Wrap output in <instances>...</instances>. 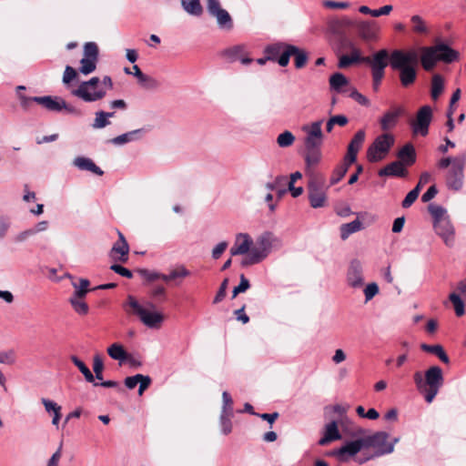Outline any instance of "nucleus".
Listing matches in <instances>:
<instances>
[{
	"label": "nucleus",
	"instance_id": "obj_41",
	"mask_svg": "<svg viewBox=\"0 0 466 466\" xmlns=\"http://www.w3.org/2000/svg\"><path fill=\"white\" fill-rule=\"evenodd\" d=\"M71 361L78 368L80 372L84 375L87 382H94V375L88 367L76 356L73 355L70 357Z\"/></svg>",
	"mask_w": 466,
	"mask_h": 466
},
{
	"label": "nucleus",
	"instance_id": "obj_10",
	"mask_svg": "<svg viewBox=\"0 0 466 466\" xmlns=\"http://www.w3.org/2000/svg\"><path fill=\"white\" fill-rule=\"evenodd\" d=\"M208 14L217 19L220 29L229 31L233 28V19L229 13L221 7L219 0H207Z\"/></svg>",
	"mask_w": 466,
	"mask_h": 466
},
{
	"label": "nucleus",
	"instance_id": "obj_63",
	"mask_svg": "<svg viewBox=\"0 0 466 466\" xmlns=\"http://www.w3.org/2000/svg\"><path fill=\"white\" fill-rule=\"evenodd\" d=\"M244 47L242 46H233L226 51V55L230 57L232 60H238L239 56H241Z\"/></svg>",
	"mask_w": 466,
	"mask_h": 466
},
{
	"label": "nucleus",
	"instance_id": "obj_16",
	"mask_svg": "<svg viewBox=\"0 0 466 466\" xmlns=\"http://www.w3.org/2000/svg\"><path fill=\"white\" fill-rule=\"evenodd\" d=\"M347 282L354 289L363 286V266L359 259H352L347 270Z\"/></svg>",
	"mask_w": 466,
	"mask_h": 466
},
{
	"label": "nucleus",
	"instance_id": "obj_61",
	"mask_svg": "<svg viewBox=\"0 0 466 466\" xmlns=\"http://www.w3.org/2000/svg\"><path fill=\"white\" fill-rule=\"evenodd\" d=\"M77 74L75 68H73L70 66H66L65 68V72L63 75V83L65 85H68L70 82H72L76 77Z\"/></svg>",
	"mask_w": 466,
	"mask_h": 466
},
{
	"label": "nucleus",
	"instance_id": "obj_35",
	"mask_svg": "<svg viewBox=\"0 0 466 466\" xmlns=\"http://www.w3.org/2000/svg\"><path fill=\"white\" fill-rule=\"evenodd\" d=\"M143 129H136L125 134L119 135L113 139L110 140L114 145H124L132 141H135L138 138V135L142 133Z\"/></svg>",
	"mask_w": 466,
	"mask_h": 466
},
{
	"label": "nucleus",
	"instance_id": "obj_13",
	"mask_svg": "<svg viewBox=\"0 0 466 466\" xmlns=\"http://www.w3.org/2000/svg\"><path fill=\"white\" fill-rule=\"evenodd\" d=\"M365 64L370 65L371 76H384L385 68L390 64V55L386 49H381L371 56H368Z\"/></svg>",
	"mask_w": 466,
	"mask_h": 466
},
{
	"label": "nucleus",
	"instance_id": "obj_18",
	"mask_svg": "<svg viewBox=\"0 0 466 466\" xmlns=\"http://www.w3.org/2000/svg\"><path fill=\"white\" fill-rule=\"evenodd\" d=\"M356 29L363 40L372 41L377 39L380 26L375 21H361L356 25Z\"/></svg>",
	"mask_w": 466,
	"mask_h": 466
},
{
	"label": "nucleus",
	"instance_id": "obj_37",
	"mask_svg": "<svg viewBox=\"0 0 466 466\" xmlns=\"http://www.w3.org/2000/svg\"><path fill=\"white\" fill-rule=\"evenodd\" d=\"M190 275L189 270L184 265H179L176 268L172 269L169 274H164L162 280L168 282L176 280L177 279H184Z\"/></svg>",
	"mask_w": 466,
	"mask_h": 466
},
{
	"label": "nucleus",
	"instance_id": "obj_36",
	"mask_svg": "<svg viewBox=\"0 0 466 466\" xmlns=\"http://www.w3.org/2000/svg\"><path fill=\"white\" fill-rule=\"evenodd\" d=\"M444 89V80L443 77L439 75L435 74L431 78V96L433 100H437Z\"/></svg>",
	"mask_w": 466,
	"mask_h": 466
},
{
	"label": "nucleus",
	"instance_id": "obj_64",
	"mask_svg": "<svg viewBox=\"0 0 466 466\" xmlns=\"http://www.w3.org/2000/svg\"><path fill=\"white\" fill-rule=\"evenodd\" d=\"M228 244L227 241L219 242L212 250V258L218 259L221 257L223 252L227 249Z\"/></svg>",
	"mask_w": 466,
	"mask_h": 466
},
{
	"label": "nucleus",
	"instance_id": "obj_5",
	"mask_svg": "<svg viewBox=\"0 0 466 466\" xmlns=\"http://www.w3.org/2000/svg\"><path fill=\"white\" fill-rule=\"evenodd\" d=\"M123 308L128 314L137 316L141 322L150 329L159 328L164 320L163 314L150 310L155 309L153 303L148 302L145 308L132 295L127 297V301Z\"/></svg>",
	"mask_w": 466,
	"mask_h": 466
},
{
	"label": "nucleus",
	"instance_id": "obj_47",
	"mask_svg": "<svg viewBox=\"0 0 466 466\" xmlns=\"http://www.w3.org/2000/svg\"><path fill=\"white\" fill-rule=\"evenodd\" d=\"M97 61L83 57L80 61L79 71L83 75H89L96 68Z\"/></svg>",
	"mask_w": 466,
	"mask_h": 466
},
{
	"label": "nucleus",
	"instance_id": "obj_20",
	"mask_svg": "<svg viewBox=\"0 0 466 466\" xmlns=\"http://www.w3.org/2000/svg\"><path fill=\"white\" fill-rule=\"evenodd\" d=\"M34 101L51 112H60L65 107V100L60 96H35Z\"/></svg>",
	"mask_w": 466,
	"mask_h": 466
},
{
	"label": "nucleus",
	"instance_id": "obj_45",
	"mask_svg": "<svg viewBox=\"0 0 466 466\" xmlns=\"http://www.w3.org/2000/svg\"><path fill=\"white\" fill-rule=\"evenodd\" d=\"M98 46L95 42H87L84 46V57L98 61Z\"/></svg>",
	"mask_w": 466,
	"mask_h": 466
},
{
	"label": "nucleus",
	"instance_id": "obj_14",
	"mask_svg": "<svg viewBox=\"0 0 466 466\" xmlns=\"http://www.w3.org/2000/svg\"><path fill=\"white\" fill-rule=\"evenodd\" d=\"M363 448H366V445L362 438L346 442L339 449L334 451L333 453L339 461L345 462L359 453Z\"/></svg>",
	"mask_w": 466,
	"mask_h": 466
},
{
	"label": "nucleus",
	"instance_id": "obj_48",
	"mask_svg": "<svg viewBox=\"0 0 466 466\" xmlns=\"http://www.w3.org/2000/svg\"><path fill=\"white\" fill-rule=\"evenodd\" d=\"M233 413L221 412L220 414V426L223 434L228 435L232 431L231 417Z\"/></svg>",
	"mask_w": 466,
	"mask_h": 466
},
{
	"label": "nucleus",
	"instance_id": "obj_53",
	"mask_svg": "<svg viewBox=\"0 0 466 466\" xmlns=\"http://www.w3.org/2000/svg\"><path fill=\"white\" fill-rule=\"evenodd\" d=\"M104 363L99 355H96L93 359V370L95 372V378L97 380L103 379Z\"/></svg>",
	"mask_w": 466,
	"mask_h": 466
},
{
	"label": "nucleus",
	"instance_id": "obj_19",
	"mask_svg": "<svg viewBox=\"0 0 466 466\" xmlns=\"http://www.w3.org/2000/svg\"><path fill=\"white\" fill-rule=\"evenodd\" d=\"M118 240L114 244L110 251V256L114 260L126 262L128 258L129 246L120 231H118Z\"/></svg>",
	"mask_w": 466,
	"mask_h": 466
},
{
	"label": "nucleus",
	"instance_id": "obj_62",
	"mask_svg": "<svg viewBox=\"0 0 466 466\" xmlns=\"http://www.w3.org/2000/svg\"><path fill=\"white\" fill-rule=\"evenodd\" d=\"M227 288H228V279H226L220 284V287L214 298L213 303L217 304L225 299Z\"/></svg>",
	"mask_w": 466,
	"mask_h": 466
},
{
	"label": "nucleus",
	"instance_id": "obj_38",
	"mask_svg": "<svg viewBox=\"0 0 466 466\" xmlns=\"http://www.w3.org/2000/svg\"><path fill=\"white\" fill-rule=\"evenodd\" d=\"M274 240H276V238L272 233L265 232L257 239L256 244L268 255V253L271 250Z\"/></svg>",
	"mask_w": 466,
	"mask_h": 466
},
{
	"label": "nucleus",
	"instance_id": "obj_22",
	"mask_svg": "<svg viewBox=\"0 0 466 466\" xmlns=\"http://www.w3.org/2000/svg\"><path fill=\"white\" fill-rule=\"evenodd\" d=\"M403 113L404 109L401 106H397L392 108V110L387 111L380 120L381 129L387 131L393 128Z\"/></svg>",
	"mask_w": 466,
	"mask_h": 466
},
{
	"label": "nucleus",
	"instance_id": "obj_21",
	"mask_svg": "<svg viewBox=\"0 0 466 466\" xmlns=\"http://www.w3.org/2000/svg\"><path fill=\"white\" fill-rule=\"evenodd\" d=\"M253 241L248 234L239 233L236 236V240L230 248L231 256L244 255L248 252Z\"/></svg>",
	"mask_w": 466,
	"mask_h": 466
},
{
	"label": "nucleus",
	"instance_id": "obj_52",
	"mask_svg": "<svg viewBox=\"0 0 466 466\" xmlns=\"http://www.w3.org/2000/svg\"><path fill=\"white\" fill-rule=\"evenodd\" d=\"M349 47L351 50V54L350 56V59L353 61L354 64L356 63H364L368 61V56H362L360 54V50L355 46V45L352 42H349Z\"/></svg>",
	"mask_w": 466,
	"mask_h": 466
},
{
	"label": "nucleus",
	"instance_id": "obj_30",
	"mask_svg": "<svg viewBox=\"0 0 466 466\" xmlns=\"http://www.w3.org/2000/svg\"><path fill=\"white\" fill-rule=\"evenodd\" d=\"M348 78L341 73H334L329 77L330 89L337 93L345 92V90H343V87L348 86Z\"/></svg>",
	"mask_w": 466,
	"mask_h": 466
},
{
	"label": "nucleus",
	"instance_id": "obj_33",
	"mask_svg": "<svg viewBox=\"0 0 466 466\" xmlns=\"http://www.w3.org/2000/svg\"><path fill=\"white\" fill-rule=\"evenodd\" d=\"M362 228V223L355 219L350 223L342 224L339 228L341 239H347L351 234L360 231Z\"/></svg>",
	"mask_w": 466,
	"mask_h": 466
},
{
	"label": "nucleus",
	"instance_id": "obj_15",
	"mask_svg": "<svg viewBox=\"0 0 466 466\" xmlns=\"http://www.w3.org/2000/svg\"><path fill=\"white\" fill-rule=\"evenodd\" d=\"M433 228L435 233L440 238H441L446 246H453L455 230L449 218H446L444 220L433 221Z\"/></svg>",
	"mask_w": 466,
	"mask_h": 466
},
{
	"label": "nucleus",
	"instance_id": "obj_2",
	"mask_svg": "<svg viewBox=\"0 0 466 466\" xmlns=\"http://www.w3.org/2000/svg\"><path fill=\"white\" fill-rule=\"evenodd\" d=\"M459 58L460 53L443 42L420 48V64L427 72L432 71L438 62L451 64Z\"/></svg>",
	"mask_w": 466,
	"mask_h": 466
},
{
	"label": "nucleus",
	"instance_id": "obj_43",
	"mask_svg": "<svg viewBox=\"0 0 466 466\" xmlns=\"http://www.w3.org/2000/svg\"><path fill=\"white\" fill-rule=\"evenodd\" d=\"M348 118L343 115L332 116L326 124V130L328 133H330L334 126L339 125V127H344L348 124Z\"/></svg>",
	"mask_w": 466,
	"mask_h": 466
},
{
	"label": "nucleus",
	"instance_id": "obj_9",
	"mask_svg": "<svg viewBox=\"0 0 466 466\" xmlns=\"http://www.w3.org/2000/svg\"><path fill=\"white\" fill-rule=\"evenodd\" d=\"M327 189L322 177H316L309 180L308 186L309 200L313 208H322L327 200Z\"/></svg>",
	"mask_w": 466,
	"mask_h": 466
},
{
	"label": "nucleus",
	"instance_id": "obj_49",
	"mask_svg": "<svg viewBox=\"0 0 466 466\" xmlns=\"http://www.w3.org/2000/svg\"><path fill=\"white\" fill-rule=\"evenodd\" d=\"M428 209L433 218V221L444 220L448 218L445 217L446 210L441 206L431 204L429 205Z\"/></svg>",
	"mask_w": 466,
	"mask_h": 466
},
{
	"label": "nucleus",
	"instance_id": "obj_23",
	"mask_svg": "<svg viewBox=\"0 0 466 466\" xmlns=\"http://www.w3.org/2000/svg\"><path fill=\"white\" fill-rule=\"evenodd\" d=\"M390 60L407 65H413L416 67L418 64V55L414 50L403 51L400 49L393 50L390 55Z\"/></svg>",
	"mask_w": 466,
	"mask_h": 466
},
{
	"label": "nucleus",
	"instance_id": "obj_24",
	"mask_svg": "<svg viewBox=\"0 0 466 466\" xmlns=\"http://www.w3.org/2000/svg\"><path fill=\"white\" fill-rule=\"evenodd\" d=\"M289 46H291L289 44H286L283 42H278L271 45H268L265 48V54L267 55V58L270 61L277 62L279 65V59L287 52Z\"/></svg>",
	"mask_w": 466,
	"mask_h": 466
},
{
	"label": "nucleus",
	"instance_id": "obj_55",
	"mask_svg": "<svg viewBox=\"0 0 466 466\" xmlns=\"http://www.w3.org/2000/svg\"><path fill=\"white\" fill-rule=\"evenodd\" d=\"M223 406L221 412L233 413V400L228 391L222 393Z\"/></svg>",
	"mask_w": 466,
	"mask_h": 466
},
{
	"label": "nucleus",
	"instance_id": "obj_6",
	"mask_svg": "<svg viewBox=\"0 0 466 466\" xmlns=\"http://www.w3.org/2000/svg\"><path fill=\"white\" fill-rule=\"evenodd\" d=\"M364 439L366 448L372 447L376 449L373 456L360 460L359 463L362 464L373 457H379L393 452L394 446L399 442L400 438H394L391 441L388 442L389 434L385 431H377L374 434L366 436Z\"/></svg>",
	"mask_w": 466,
	"mask_h": 466
},
{
	"label": "nucleus",
	"instance_id": "obj_32",
	"mask_svg": "<svg viewBox=\"0 0 466 466\" xmlns=\"http://www.w3.org/2000/svg\"><path fill=\"white\" fill-rule=\"evenodd\" d=\"M420 349L428 353L434 354L437 356L442 362L448 364L450 362L449 356L443 350V347L440 344L429 345L426 343H422L420 345Z\"/></svg>",
	"mask_w": 466,
	"mask_h": 466
},
{
	"label": "nucleus",
	"instance_id": "obj_8",
	"mask_svg": "<svg viewBox=\"0 0 466 466\" xmlns=\"http://www.w3.org/2000/svg\"><path fill=\"white\" fill-rule=\"evenodd\" d=\"M393 144L394 137L390 134L384 133L377 137L367 150V157L369 161L378 162L381 160L390 151Z\"/></svg>",
	"mask_w": 466,
	"mask_h": 466
},
{
	"label": "nucleus",
	"instance_id": "obj_26",
	"mask_svg": "<svg viewBox=\"0 0 466 466\" xmlns=\"http://www.w3.org/2000/svg\"><path fill=\"white\" fill-rule=\"evenodd\" d=\"M341 435L338 429V424L335 420H332L331 422L328 423L325 426V432L323 437L319 441V444L321 446L327 445L328 443L340 440Z\"/></svg>",
	"mask_w": 466,
	"mask_h": 466
},
{
	"label": "nucleus",
	"instance_id": "obj_40",
	"mask_svg": "<svg viewBox=\"0 0 466 466\" xmlns=\"http://www.w3.org/2000/svg\"><path fill=\"white\" fill-rule=\"evenodd\" d=\"M89 280L86 279H80L79 280V283H76V282H72V285L75 289L73 294L71 295V297H76V298H85L86 295L89 292Z\"/></svg>",
	"mask_w": 466,
	"mask_h": 466
},
{
	"label": "nucleus",
	"instance_id": "obj_51",
	"mask_svg": "<svg viewBox=\"0 0 466 466\" xmlns=\"http://www.w3.org/2000/svg\"><path fill=\"white\" fill-rule=\"evenodd\" d=\"M410 21L412 23V29L415 33L424 34L427 32L428 29L425 22L420 15H415L411 16Z\"/></svg>",
	"mask_w": 466,
	"mask_h": 466
},
{
	"label": "nucleus",
	"instance_id": "obj_4",
	"mask_svg": "<svg viewBox=\"0 0 466 466\" xmlns=\"http://www.w3.org/2000/svg\"><path fill=\"white\" fill-rule=\"evenodd\" d=\"M465 163V156L446 157L437 162V167L440 169L449 167L445 175L446 186L449 189L459 191L462 188Z\"/></svg>",
	"mask_w": 466,
	"mask_h": 466
},
{
	"label": "nucleus",
	"instance_id": "obj_28",
	"mask_svg": "<svg viewBox=\"0 0 466 466\" xmlns=\"http://www.w3.org/2000/svg\"><path fill=\"white\" fill-rule=\"evenodd\" d=\"M74 165L80 170H87L97 176H102L104 172L90 158L77 157L74 159Z\"/></svg>",
	"mask_w": 466,
	"mask_h": 466
},
{
	"label": "nucleus",
	"instance_id": "obj_60",
	"mask_svg": "<svg viewBox=\"0 0 466 466\" xmlns=\"http://www.w3.org/2000/svg\"><path fill=\"white\" fill-rule=\"evenodd\" d=\"M350 96L361 106H368L370 105V100L355 88L350 90Z\"/></svg>",
	"mask_w": 466,
	"mask_h": 466
},
{
	"label": "nucleus",
	"instance_id": "obj_46",
	"mask_svg": "<svg viewBox=\"0 0 466 466\" xmlns=\"http://www.w3.org/2000/svg\"><path fill=\"white\" fill-rule=\"evenodd\" d=\"M294 141L295 137L289 130L280 133L277 137V143L280 147H289L294 143Z\"/></svg>",
	"mask_w": 466,
	"mask_h": 466
},
{
	"label": "nucleus",
	"instance_id": "obj_59",
	"mask_svg": "<svg viewBox=\"0 0 466 466\" xmlns=\"http://www.w3.org/2000/svg\"><path fill=\"white\" fill-rule=\"evenodd\" d=\"M357 151L355 148L352 149V146H348V152L342 162L343 165H347L348 167L357 160Z\"/></svg>",
	"mask_w": 466,
	"mask_h": 466
},
{
	"label": "nucleus",
	"instance_id": "obj_11",
	"mask_svg": "<svg viewBox=\"0 0 466 466\" xmlns=\"http://www.w3.org/2000/svg\"><path fill=\"white\" fill-rule=\"evenodd\" d=\"M432 120V109L430 106H421L417 114L415 119L410 123L412 133L414 135H420L425 137L429 133V127Z\"/></svg>",
	"mask_w": 466,
	"mask_h": 466
},
{
	"label": "nucleus",
	"instance_id": "obj_1",
	"mask_svg": "<svg viewBox=\"0 0 466 466\" xmlns=\"http://www.w3.org/2000/svg\"><path fill=\"white\" fill-rule=\"evenodd\" d=\"M413 380L418 391L427 403H431L444 383L442 370L439 366L430 367L424 373L416 371Z\"/></svg>",
	"mask_w": 466,
	"mask_h": 466
},
{
	"label": "nucleus",
	"instance_id": "obj_12",
	"mask_svg": "<svg viewBox=\"0 0 466 466\" xmlns=\"http://www.w3.org/2000/svg\"><path fill=\"white\" fill-rule=\"evenodd\" d=\"M390 67L399 71V77L403 87H409L413 85L417 79V70L413 65H405L393 60H390Z\"/></svg>",
	"mask_w": 466,
	"mask_h": 466
},
{
	"label": "nucleus",
	"instance_id": "obj_56",
	"mask_svg": "<svg viewBox=\"0 0 466 466\" xmlns=\"http://www.w3.org/2000/svg\"><path fill=\"white\" fill-rule=\"evenodd\" d=\"M239 279V284L233 289V298H235L238 293L245 292L250 287L248 279L243 274L240 275Z\"/></svg>",
	"mask_w": 466,
	"mask_h": 466
},
{
	"label": "nucleus",
	"instance_id": "obj_17",
	"mask_svg": "<svg viewBox=\"0 0 466 466\" xmlns=\"http://www.w3.org/2000/svg\"><path fill=\"white\" fill-rule=\"evenodd\" d=\"M290 56L295 58V66L297 68H302L306 66L308 61V54L306 51L299 49V47L291 45L281 58L279 59V66H286L289 63Z\"/></svg>",
	"mask_w": 466,
	"mask_h": 466
},
{
	"label": "nucleus",
	"instance_id": "obj_42",
	"mask_svg": "<svg viewBox=\"0 0 466 466\" xmlns=\"http://www.w3.org/2000/svg\"><path fill=\"white\" fill-rule=\"evenodd\" d=\"M69 303L73 309L79 315H86L89 311V307L83 298L70 297Z\"/></svg>",
	"mask_w": 466,
	"mask_h": 466
},
{
	"label": "nucleus",
	"instance_id": "obj_3",
	"mask_svg": "<svg viewBox=\"0 0 466 466\" xmlns=\"http://www.w3.org/2000/svg\"><path fill=\"white\" fill-rule=\"evenodd\" d=\"M323 119L304 125L302 131L306 134L304 138L305 162L308 167L318 164L321 158V146L324 141L322 132Z\"/></svg>",
	"mask_w": 466,
	"mask_h": 466
},
{
	"label": "nucleus",
	"instance_id": "obj_54",
	"mask_svg": "<svg viewBox=\"0 0 466 466\" xmlns=\"http://www.w3.org/2000/svg\"><path fill=\"white\" fill-rule=\"evenodd\" d=\"M364 140H365V131L360 129L354 135V137L351 139L349 146H352V149L355 148L357 151H359L360 149Z\"/></svg>",
	"mask_w": 466,
	"mask_h": 466
},
{
	"label": "nucleus",
	"instance_id": "obj_25",
	"mask_svg": "<svg viewBox=\"0 0 466 466\" xmlns=\"http://www.w3.org/2000/svg\"><path fill=\"white\" fill-rule=\"evenodd\" d=\"M407 175V170L400 161H394L380 169V177H403Z\"/></svg>",
	"mask_w": 466,
	"mask_h": 466
},
{
	"label": "nucleus",
	"instance_id": "obj_31",
	"mask_svg": "<svg viewBox=\"0 0 466 466\" xmlns=\"http://www.w3.org/2000/svg\"><path fill=\"white\" fill-rule=\"evenodd\" d=\"M181 6L190 15L200 16L203 14L200 0H181Z\"/></svg>",
	"mask_w": 466,
	"mask_h": 466
},
{
	"label": "nucleus",
	"instance_id": "obj_29",
	"mask_svg": "<svg viewBox=\"0 0 466 466\" xmlns=\"http://www.w3.org/2000/svg\"><path fill=\"white\" fill-rule=\"evenodd\" d=\"M400 161L404 165H412L416 161V152L412 144L408 143L403 146L398 153Z\"/></svg>",
	"mask_w": 466,
	"mask_h": 466
},
{
	"label": "nucleus",
	"instance_id": "obj_44",
	"mask_svg": "<svg viewBox=\"0 0 466 466\" xmlns=\"http://www.w3.org/2000/svg\"><path fill=\"white\" fill-rule=\"evenodd\" d=\"M348 169H349V167H347V165H343L342 163L338 165L332 172V175L330 177L329 185L332 186V185L337 184L339 181H340L342 179V177L346 175Z\"/></svg>",
	"mask_w": 466,
	"mask_h": 466
},
{
	"label": "nucleus",
	"instance_id": "obj_58",
	"mask_svg": "<svg viewBox=\"0 0 466 466\" xmlns=\"http://www.w3.org/2000/svg\"><path fill=\"white\" fill-rule=\"evenodd\" d=\"M379 293V287L376 283H370L364 289L366 301L372 299Z\"/></svg>",
	"mask_w": 466,
	"mask_h": 466
},
{
	"label": "nucleus",
	"instance_id": "obj_39",
	"mask_svg": "<svg viewBox=\"0 0 466 466\" xmlns=\"http://www.w3.org/2000/svg\"><path fill=\"white\" fill-rule=\"evenodd\" d=\"M449 300L451 302L455 314L458 317H461L465 314V305L463 299L457 292H451L449 295Z\"/></svg>",
	"mask_w": 466,
	"mask_h": 466
},
{
	"label": "nucleus",
	"instance_id": "obj_57",
	"mask_svg": "<svg viewBox=\"0 0 466 466\" xmlns=\"http://www.w3.org/2000/svg\"><path fill=\"white\" fill-rule=\"evenodd\" d=\"M419 197V189L410 190L403 199L401 206L403 208H410L418 198Z\"/></svg>",
	"mask_w": 466,
	"mask_h": 466
},
{
	"label": "nucleus",
	"instance_id": "obj_34",
	"mask_svg": "<svg viewBox=\"0 0 466 466\" xmlns=\"http://www.w3.org/2000/svg\"><path fill=\"white\" fill-rule=\"evenodd\" d=\"M107 353L113 360L120 362L126 361L128 359V353L125 350L121 344L114 343L107 348Z\"/></svg>",
	"mask_w": 466,
	"mask_h": 466
},
{
	"label": "nucleus",
	"instance_id": "obj_7",
	"mask_svg": "<svg viewBox=\"0 0 466 466\" xmlns=\"http://www.w3.org/2000/svg\"><path fill=\"white\" fill-rule=\"evenodd\" d=\"M71 94L86 103L96 102L103 99L106 90L100 86V79L93 76L87 81H83L77 88L72 90Z\"/></svg>",
	"mask_w": 466,
	"mask_h": 466
},
{
	"label": "nucleus",
	"instance_id": "obj_50",
	"mask_svg": "<svg viewBox=\"0 0 466 466\" xmlns=\"http://www.w3.org/2000/svg\"><path fill=\"white\" fill-rule=\"evenodd\" d=\"M108 125H110V121L106 118V112H96L94 123L92 124L93 128L100 129L106 127Z\"/></svg>",
	"mask_w": 466,
	"mask_h": 466
},
{
	"label": "nucleus",
	"instance_id": "obj_27",
	"mask_svg": "<svg viewBox=\"0 0 466 466\" xmlns=\"http://www.w3.org/2000/svg\"><path fill=\"white\" fill-rule=\"evenodd\" d=\"M247 254L248 256L241 262L243 267L258 264L268 256L257 244Z\"/></svg>",
	"mask_w": 466,
	"mask_h": 466
}]
</instances>
